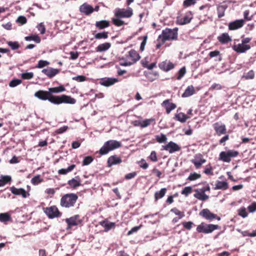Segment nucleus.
I'll use <instances>...</instances> for the list:
<instances>
[{"label":"nucleus","instance_id":"c85d7f7f","mask_svg":"<svg viewBox=\"0 0 256 256\" xmlns=\"http://www.w3.org/2000/svg\"><path fill=\"white\" fill-rule=\"evenodd\" d=\"M194 191L196 193L194 194V198L199 200L205 201L207 200L209 198L208 196L206 194L204 193L201 192L199 190H194Z\"/></svg>","mask_w":256,"mask_h":256},{"label":"nucleus","instance_id":"1a4fd4ad","mask_svg":"<svg viewBox=\"0 0 256 256\" xmlns=\"http://www.w3.org/2000/svg\"><path fill=\"white\" fill-rule=\"evenodd\" d=\"M199 214L204 219L210 221H212L214 219H216L218 220H220V216L212 213L208 208L203 209L200 212Z\"/></svg>","mask_w":256,"mask_h":256},{"label":"nucleus","instance_id":"2eb2a0df","mask_svg":"<svg viewBox=\"0 0 256 256\" xmlns=\"http://www.w3.org/2000/svg\"><path fill=\"white\" fill-rule=\"evenodd\" d=\"M42 72L46 75L49 78H52L60 72V70L58 68H54L51 67H48L44 68Z\"/></svg>","mask_w":256,"mask_h":256},{"label":"nucleus","instance_id":"473e14b6","mask_svg":"<svg viewBox=\"0 0 256 256\" xmlns=\"http://www.w3.org/2000/svg\"><path fill=\"white\" fill-rule=\"evenodd\" d=\"M166 191L167 189L166 188H162L160 190L156 191L154 195L155 200L162 198L166 194Z\"/></svg>","mask_w":256,"mask_h":256},{"label":"nucleus","instance_id":"412c9836","mask_svg":"<svg viewBox=\"0 0 256 256\" xmlns=\"http://www.w3.org/2000/svg\"><path fill=\"white\" fill-rule=\"evenodd\" d=\"M244 24V20H238L231 22L228 24V29L230 30H235L242 28Z\"/></svg>","mask_w":256,"mask_h":256},{"label":"nucleus","instance_id":"f3484780","mask_svg":"<svg viewBox=\"0 0 256 256\" xmlns=\"http://www.w3.org/2000/svg\"><path fill=\"white\" fill-rule=\"evenodd\" d=\"M232 48V49L238 53H244L250 48V46L248 44H244L241 43L238 44H234Z\"/></svg>","mask_w":256,"mask_h":256},{"label":"nucleus","instance_id":"4c0bfd02","mask_svg":"<svg viewBox=\"0 0 256 256\" xmlns=\"http://www.w3.org/2000/svg\"><path fill=\"white\" fill-rule=\"evenodd\" d=\"M219 159L224 162H230L231 159L230 158L226 152H222L220 154Z\"/></svg>","mask_w":256,"mask_h":256},{"label":"nucleus","instance_id":"4d7b16f0","mask_svg":"<svg viewBox=\"0 0 256 256\" xmlns=\"http://www.w3.org/2000/svg\"><path fill=\"white\" fill-rule=\"evenodd\" d=\"M186 72V69L184 66L178 72L177 80H180L185 74Z\"/></svg>","mask_w":256,"mask_h":256},{"label":"nucleus","instance_id":"e2e57ef3","mask_svg":"<svg viewBox=\"0 0 256 256\" xmlns=\"http://www.w3.org/2000/svg\"><path fill=\"white\" fill-rule=\"evenodd\" d=\"M148 158L154 162H156L158 161V157L155 151H152L150 153V156H148Z\"/></svg>","mask_w":256,"mask_h":256},{"label":"nucleus","instance_id":"49530a36","mask_svg":"<svg viewBox=\"0 0 256 256\" xmlns=\"http://www.w3.org/2000/svg\"><path fill=\"white\" fill-rule=\"evenodd\" d=\"M7 44L12 50H16L20 48V44L18 42H8Z\"/></svg>","mask_w":256,"mask_h":256},{"label":"nucleus","instance_id":"79ce46f5","mask_svg":"<svg viewBox=\"0 0 256 256\" xmlns=\"http://www.w3.org/2000/svg\"><path fill=\"white\" fill-rule=\"evenodd\" d=\"M108 32L104 31L101 32L97 33L94 35V38L97 40L100 39H106L108 38Z\"/></svg>","mask_w":256,"mask_h":256},{"label":"nucleus","instance_id":"20e7f679","mask_svg":"<svg viewBox=\"0 0 256 256\" xmlns=\"http://www.w3.org/2000/svg\"><path fill=\"white\" fill-rule=\"evenodd\" d=\"M140 58V54L136 50H131L125 56L120 58V64L124 66H130L136 62Z\"/></svg>","mask_w":256,"mask_h":256},{"label":"nucleus","instance_id":"3c124183","mask_svg":"<svg viewBox=\"0 0 256 256\" xmlns=\"http://www.w3.org/2000/svg\"><path fill=\"white\" fill-rule=\"evenodd\" d=\"M34 77L32 72H25L21 74V78L24 80H30Z\"/></svg>","mask_w":256,"mask_h":256},{"label":"nucleus","instance_id":"603ef678","mask_svg":"<svg viewBox=\"0 0 256 256\" xmlns=\"http://www.w3.org/2000/svg\"><path fill=\"white\" fill-rule=\"evenodd\" d=\"M94 160L92 156H86L82 161V166H88Z\"/></svg>","mask_w":256,"mask_h":256},{"label":"nucleus","instance_id":"338daca9","mask_svg":"<svg viewBox=\"0 0 256 256\" xmlns=\"http://www.w3.org/2000/svg\"><path fill=\"white\" fill-rule=\"evenodd\" d=\"M37 28L41 34H44L45 33L46 28L44 25L42 23L38 24L37 26Z\"/></svg>","mask_w":256,"mask_h":256},{"label":"nucleus","instance_id":"6e6d98bb","mask_svg":"<svg viewBox=\"0 0 256 256\" xmlns=\"http://www.w3.org/2000/svg\"><path fill=\"white\" fill-rule=\"evenodd\" d=\"M182 224L184 228L187 230H190L194 226V224L192 222H182Z\"/></svg>","mask_w":256,"mask_h":256},{"label":"nucleus","instance_id":"58836bf2","mask_svg":"<svg viewBox=\"0 0 256 256\" xmlns=\"http://www.w3.org/2000/svg\"><path fill=\"white\" fill-rule=\"evenodd\" d=\"M227 6L225 5H221L218 6V16L219 18H221L224 16V12Z\"/></svg>","mask_w":256,"mask_h":256},{"label":"nucleus","instance_id":"052dcab7","mask_svg":"<svg viewBox=\"0 0 256 256\" xmlns=\"http://www.w3.org/2000/svg\"><path fill=\"white\" fill-rule=\"evenodd\" d=\"M204 172L208 175H213L212 168L210 164L207 165L204 170Z\"/></svg>","mask_w":256,"mask_h":256},{"label":"nucleus","instance_id":"c03bdc74","mask_svg":"<svg viewBox=\"0 0 256 256\" xmlns=\"http://www.w3.org/2000/svg\"><path fill=\"white\" fill-rule=\"evenodd\" d=\"M43 182V179L40 178V175H36L34 176L32 179L31 180V182L34 185H37L39 184L40 183Z\"/></svg>","mask_w":256,"mask_h":256},{"label":"nucleus","instance_id":"f8f14e48","mask_svg":"<svg viewBox=\"0 0 256 256\" xmlns=\"http://www.w3.org/2000/svg\"><path fill=\"white\" fill-rule=\"evenodd\" d=\"M175 64L169 60H165L158 64V68L164 72H168L174 68Z\"/></svg>","mask_w":256,"mask_h":256},{"label":"nucleus","instance_id":"0eeeda50","mask_svg":"<svg viewBox=\"0 0 256 256\" xmlns=\"http://www.w3.org/2000/svg\"><path fill=\"white\" fill-rule=\"evenodd\" d=\"M43 210L47 216L50 219L60 217L62 214L56 206L44 208Z\"/></svg>","mask_w":256,"mask_h":256},{"label":"nucleus","instance_id":"7ed1b4c3","mask_svg":"<svg viewBox=\"0 0 256 256\" xmlns=\"http://www.w3.org/2000/svg\"><path fill=\"white\" fill-rule=\"evenodd\" d=\"M78 200V196L74 193L64 194L60 200V206L62 208L70 209L75 206Z\"/></svg>","mask_w":256,"mask_h":256},{"label":"nucleus","instance_id":"e433bc0d","mask_svg":"<svg viewBox=\"0 0 256 256\" xmlns=\"http://www.w3.org/2000/svg\"><path fill=\"white\" fill-rule=\"evenodd\" d=\"M66 90V88L63 86H60L58 87L50 88H48V91L50 94L52 93H59Z\"/></svg>","mask_w":256,"mask_h":256},{"label":"nucleus","instance_id":"5701e85b","mask_svg":"<svg viewBox=\"0 0 256 256\" xmlns=\"http://www.w3.org/2000/svg\"><path fill=\"white\" fill-rule=\"evenodd\" d=\"M68 184L71 188L74 189L80 186L82 184L80 177L79 176H76L74 178H72V180H69L68 182Z\"/></svg>","mask_w":256,"mask_h":256},{"label":"nucleus","instance_id":"bf43d9fd","mask_svg":"<svg viewBox=\"0 0 256 256\" xmlns=\"http://www.w3.org/2000/svg\"><path fill=\"white\" fill-rule=\"evenodd\" d=\"M86 78L82 75H80L76 76H74L72 78V80L78 82H82L86 80Z\"/></svg>","mask_w":256,"mask_h":256},{"label":"nucleus","instance_id":"37998d69","mask_svg":"<svg viewBox=\"0 0 256 256\" xmlns=\"http://www.w3.org/2000/svg\"><path fill=\"white\" fill-rule=\"evenodd\" d=\"M156 140L158 143L165 142L167 140L166 136L163 134H160V135L156 136Z\"/></svg>","mask_w":256,"mask_h":256},{"label":"nucleus","instance_id":"a878e982","mask_svg":"<svg viewBox=\"0 0 256 256\" xmlns=\"http://www.w3.org/2000/svg\"><path fill=\"white\" fill-rule=\"evenodd\" d=\"M228 188V183L226 182L220 181L217 180L215 184V186L214 188V189L216 190H226Z\"/></svg>","mask_w":256,"mask_h":256},{"label":"nucleus","instance_id":"f03ea898","mask_svg":"<svg viewBox=\"0 0 256 256\" xmlns=\"http://www.w3.org/2000/svg\"><path fill=\"white\" fill-rule=\"evenodd\" d=\"M178 28H176L173 29L166 28L163 30L162 34L158 36L156 40V48H160L166 41L177 40L178 38Z\"/></svg>","mask_w":256,"mask_h":256},{"label":"nucleus","instance_id":"9b49d317","mask_svg":"<svg viewBox=\"0 0 256 256\" xmlns=\"http://www.w3.org/2000/svg\"><path fill=\"white\" fill-rule=\"evenodd\" d=\"M66 222L68 224V228H71L73 226L80 224L82 222L79 214H76L70 218L66 219Z\"/></svg>","mask_w":256,"mask_h":256},{"label":"nucleus","instance_id":"7c9ffc66","mask_svg":"<svg viewBox=\"0 0 256 256\" xmlns=\"http://www.w3.org/2000/svg\"><path fill=\"white\" fill-rule=\"evenodd\" d=\"M111 46V44L110 42H105L104 44H99L96 48V52H102L106 51L108 50Z\"/></svg>","mask_w":256,"mask_h":256},{"label":"nucleus","instance_id":"864d4df0","mask_svg":"<svg viewBox=\"0 0 256 256\" xmlns=\"http://www.w3.org/2000/svg\"><path fill=\"white\" fill-rule=\"evenodd\" d=\"M50 64V62L46 60H40L38 62V64L36 66V68H42L44 66H48Z\"/></svg>","mask_w":256,"mask_h":256},{"label":"nucleus","instance_id":"680f3d73","mask_svg":"<svg viewBox=\"0 0 256 256\" xmlns=\"http://www.w3.org/2000/svg\"><path fill=\"white\" fill-rule=\"evenodd\" d=\"M112 22L115 26H120L124 25V21L120 20L119 18H113Z\"/></svg>","mask_w":256,"mask_h":256},{"label":"nucleus","instance_id":"423d86ee","mask_svg":"<svg viewBox=\"0 0 256 256\" xmlns=\"http://www.w3.org/2000/svg\"><path fill=\"white\" fill-rule=\"evenodd\" d=\"M220 228V226L217 224H207L205 222H202L198 226L196 231L200 233L208 234Z\"/></svg>","mask_w":256,"mask_h":256},{"label":"nucleus","instance_id":"69168bd1","mask_svg":"<svg viewBox=\"0 0 256 256\" xmlns=\"http://www.w3.org/2000/svg\"><path fill=\"white\" fill-rule=\"evenodd\" d=\"M140 166L142 168L146 170L148 166V164L146 162L144 159H142L139 162Z\"/></svg>","mask_w":256,"mask_h":256},{"label":"nucleus","instance_id":"ddd939ff","mask_svg":"<svg viewBox=\"0 0 256 256\" xmlns=\"http://www.w3.org/2000/svg\"><path fill=\"white\" fill-rule=\"evenodd\" d=\"M191 162L194 165L196 168H199L203 164L206 162V160L201 154H196L194 158L192 160Z\"/></svg>","mask_w":256,"mask_h":256},{"label":"nucleus","instance_id":"72a5a7b5","mask_svg":"<svg viewBox=\"0 0 256 256\" xmlns=\"http://www.w3.org/2000/svg\"><path fill=\"white\" fill-rule=\"evenodd\" d=\"M189 118V116H188L183 112H180L175 115V118L177 120L182 123L185 122L186 120Z\"/></svg>","mask_w":256,"mask_h":256},{"label":"nucleus","instance_id":"f257e3e1","mask_svg":"<svg viewBox=\"0 0 256 256\" xmlns=\"http://www.w3.org/2000/svg\"><path fill=\"white\" fill-rule=\"evenodd\" d=\"M34 96L41 100H48L51 103L57 105L62 103L74 104L76 102V99L72 98L70 96L66 94L54 96L50 94L49 91L38 90L35 92Z\"/></svg>","mask_w":256,"mask_h":256},{"label":"nucleus","instance_id":"c756f323","mask_svg":"<svg viewBox=\"0 0 256 256\" xmlns=\"http://www.w3.org/2000/svg\"><path fill=\"white\" fill-rule=\"evenodd\" d=\"M12 221V217L8 213L4 212L0 214V222L6 224L8 222Z\"/></svg>","mask_w":256,"mask_h":256},{"label":"nucleus","instance_id":"a211bd4d","mask_svg":"<svg viewBox=\"0 0 256 256\" xmlns=\"http://www.w3.org/2000/svg\"><path fill=\"white\" fill-rule=\"evenodd\" d=\"M162 106L164 107L166 110V113L169 114L172 110L176 108L175 104L171 102L170 100L167 99L164 100L162 104Z\"/></svg>","mask_w":256,"mask_h":256},{"label":"nucleus","instance_id":"c9c22d12","mask_svg":"<svg viewBox=\"0 0 256 256\" xmlns=\"http://www.w3.org/2000/svg\"><path fill=\"white\" fill-rule=\"evenodd\" d=\"M24 40L26 41L34 40L37 44L40 43L41 41L40 38L37 34H32L30 36H26L24 38Z\"/></svg>","mask_w":256,"mask_h":256},{"label":"nucleus","instance_id":"6ab92c4d","mask_svg":"<svg viewBox=\"0 0 256 256\" xmlns=\"http://www.w3.org/2000/svg\"><path fill=\"white\" fill-rule=\"evenodd\" d=\"M192 18V14L190 12H187L184 18H178L177 23L180 25H184L190 22Z\"/></svg>","mask_w":256,"mask_h":256},{"label":"nucleus","instance_id":"774afa93","mask_svg":"<svg viewBox=\"0 0 256 256\" xmlns=\"http://www.w3.org/2000/svg\"><path fill=\"white\" fill-rule=\"evenodd\" d=\"M238 214L244 218L248 216V212L245 208H240L238 211Z\"/></svg>","mask_w":256,"mask_h":256},{"label":"nucleus","instance_id":"9d476101","mask_svg":"<svg viewBox=\"0 0 256 256\" xmlns=\"http://www.w3.org/2000/svg\"><path fill=\"white\" fill-rule=\"evenodd\" d=\"M132 10L130 8L127 9L118 8L116 10L115 16L118 18H128L132 15Z\"/></svg>","mask_w":256,"mask_h":256},{"label":"nucleus","instance_id":"4be33fe9","mask_svg":"<svg viewBox=\"0 0 256 256\" xmlns=\"http://www.w3.org/2000/svg\"><path fill=\"white\" fill-rule=\"evenodd\" d=\"M118 82V78H105L101 79L100 84L105 86H110Z\"/></svg>","mask_w":256,"mask_h":256},{"label":"nucleus","instance_id":"09e8293b","mask_svg":"<svg viewBox=\"0 0 256 256\" xmlns=\"http://www.w3.org/2000/svg\"><path fill=\"white\" fill-rule=\"evenodd\" d=\"M192 189L191 186H186L182 190L181 194L186 196H188L189 194L192 193Z\"/></svg>","mask_w":256,"mask_h":256},{"label":"nucleus","instance_id":"4468645a","mask_svg":"<svg viewBox=\"0 0 256 256\" xmlns=\"http://www.w3.org/2000/svg\"><path fill=\"white\" fill-rule=\"evenodd\" d=\"M213 128L218 136L225 134L226 132V128L224 124L220 122H216L213 124Z\"/></svg>","mask_w":256,"mask_h":256},{"label":"nucleus","instance_id":"5fc2aeb1","mask_svg":"<svg viewBox=\"0 0 256 256\" xmlns=\"http://www.w3.org/2000/svg\"><path fill=\"white\" fill-rule=\"evenodd\" d=\"M22 82V80L19 79H14L10 82L9 83V86L10 87H15L19 84H20Z\"/></svg>","mask_w":256,"mask_h":256},{"label":"nucleus","instance_id":"13d9d810","mask_svg":"<svg viewBox=\"0 0 256 256\" xmlns=\"http://www.w3.org/2000/svg\"><path fill=\"white\" fill-rule=\"evenodd\" d=\"M170 212H174L176 215L178 216H180V218H182L184 216V212H180L176 208H172Z\"/></svg>","mask_w":256,"mask_h":256},{"label":"nucleus","instance_id":"b1692460","mask_svg":"<svg viewBox=\"0 0 256 256\" xmlns=\"http://www.w3.org/2000/svg\"><path fill=\"white\" fill-rule=\"evenodd\" d=\"M80 11L86 15H89L94 11V8L90 5L83 4L80 7Z\"/></svg>","mask_w":256,"mask_h":256},{"label":"nucleus","instance_id":"cd10ccee","mask_svg":"<svg viewBox=\"0 0 256 256\" xmlns=\"http://www.w3.org/2000/svg\"><path fill=\"white\" fill-rule=\"evenodd\" d=\"M100 224L104 228L105 231H108L114 228L116 226V224L114 222H110L107 220H104L100 222Z\"/></svg>","mask_w":256,"mask_h":256},{"label":"nucleus","instance_id":"dca6fc26","mask_svg":"<svg viewBox=\"0 0 256 256\" xmlns=\"http://www.w3.org/2000/svg\"><path fill=\"white\" fill-rule=\"evenodd\" d=\"M10 190L12 193L16 196H22L23 198H26L30 196L28 192L22 188H18L13 186L10 188Z\"/></svg>","mask_w":256,"mask_h":256},{"label":"nucleus","instance_id":"ea45409f","mask_svg":"<svg viewBox=\"0 0 256 256\" xmlns=\"http://www.w3.org/2000/svg\"><path fill=\"white\" fill-rule=\"evenodd\" d=\"M1 178L0 179V187L4 186L12 180V178L9 176H2Z\"/></svg>","mask_w":256,"mask_h":256},{"label":"nucleus","instance_id":"a19ab883","mask_svg":"<svg viewBox=\"0 0 256 256\" xmlns=\"http://www.w3.org/2000/svg\"><path fill=\"white\" fill-rule=\"evenodd\" d=\"M155 123V119L151 118L149 119H146L142 121L141 128H144L152 124Z\"/></svg>","mask_w":256,"mask_h":256},{"label":"nucleus","instance_id":"393cba45","mask_svg":"<svg viewBox=\"0 0 256 256\" xmlns=\"http://www.w3.org/2000/svg\"><path fill=\"white\" fill-rule=\"evenodd\" d=\"M95 26L98 30H103L110 26V22L106 20L96 21Z\"/></svg>","mask_w":256,"mask_h":256},{"label":"nucleus","instance_id":"2f4dec72","mask_svg":"<svg viewBox=\"0 0 256 256\" xmlns=\"http://www.w3.org/2000/svg\"><path fill=\"white\" fill-rule=\"evenodd\" d=\"M194 88L192 86H189L187 87L183 94L182 97L186 98L192 95L194 93Z\"/></svg>","mask_w":256,"mask_h":256},{"label":"nucleus","instance_id":"f704fd0d","mask_svg":"<svg viewBox=\"0 0 256 256\" xmlns=\"http://www.w3.org/2000/svg\"><path fill=\"white\" fill-rule=\"evenodd\" d=\"M76 167V164H72L69 166L67 168H62L58 170L59 174L65 175L68 173L72 172Z\"/></svg>","mask_w":256,"mask_h":256},{"label":"nucleus","instance_id":"8fccbe9b","mask_svg":"<svg viewBox=\"0 0 256 256\" xmlns=\"http://www.w3.org/2000/svg\"><path fill=\"white\" fill-rule=\"evenodd\" d=\"M201 177V175L200 174H197L196 172L191 173L188 176V180L190 181H192L196 180Z\"/></svg>","mask_w":256,"mask_h":256},{"label":"nucleus","instance_id":"de8ad7c7","mask_svg":"<svg viewBox=\"0 0 256 256\" xmlns=\"http://www.w3.org/2000/svg\"><path fill=\"white\" fill-rule=\"evenodd\" d=\"M226 152L230 159L237 156L239 154V152L235 150H229L226 151Z\"/></svg>","mask_w":256,"mask_h":256},{"label":"nucleus","instance_id":"bb28decb","mask_svg":"<svg viewBox=\"0 0 256 256\" xmlns=\"http://www.w3.org/2000/svg\"><path fill=\"white\" fill-rule=\"evenodd\" d=\"M218 42L222 44H227L232 41V38L228 33H223L218 37Z\"/></svg>","mask_w":256,"mask_h":256},{"label":"nucleus","instance_id":"39448f33","mask_svg":"<svg viewBox=\"0 0 256 256\" xmlns=\"http://www.w3.org/2000/svg\"><path fill=\"white\" fill-rule=\"evenodd\" d=\"M122 146L120 142L116 140H110L104 142L103 146L99 150L100 155H105L110 151L113 150Z\"/></svg>","mask_w":256,"mask_h":256},{"label":"nucleus","instance_id":"a18cd8bd","mask_svg":"<svg viewBox=\"0 0 256 256\" xmlns=\"http://www.w3.org/2000/svg\"><path fill=\"white\" fill-rule=\"evenodd\" d=\"M208 56H210V58H212L218 56V61H221L222 59V56H220V52L218 50L210 52L208 54Z\"/></svg>","mask_w":256,"mask_h":256},{"label":"nucleus","instance_id":"aec40b11","mask_svg":"<svg viewBox=\"0 0 256 256\" xmlns=\"http://www.w3.org/2000/svg\"><path fill=\"white\" fill-rule=\"evenodd\" d=\"M122 162V160L120 157L116 155L112 156L109 157L107 160V166L110 168L113 165L120 164Z\"/></svg>","mask_w":256,"mask_h":256},{"label":"nucleus","instance_id":"6e6552de","mask_svg":"<svg viewBox=\"0 0 256 256\" xmlns=\"http://www.w3.org/2000/svg\"><path fill=\"white\" fill-rule=\"evenodd\" d=\"M181 150V147L176 143L170 141L166 145L162 146L161 150H165L170 154H172L178 152Z\"/></svg>","mask_w":256,"mask_h":256},{"label":"nucleus","instance_id":"0e129e2a","mask_svg":"<svg viewBox=\"0 0 256 256\" xmlns=\"http://www.w3.org/2000/svg\"><path fill=\"white\" fill-rule=\"evenodd\" d=\"M254 77V72L253 70H250L246 74L245 76H244V78L246 80L248 79H253Z\"/></svg>","mask_w":256,"mask_h":256}]
</instances>
